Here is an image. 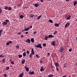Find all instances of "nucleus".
I'll return each instance as SVG.
<instances>
[{
  "label": "nucleus",
  "instance_id": "36",
  "mask_svg": "<svg viewBox=\"0 0 77 77\" xmlns=\"http://www.w3.org/2000/svg\"><path fill=\"white\" fill-rule=\"evenodd\" d=\"M46 45L45 43H44L43 44V46L44 47H46Z\"/></svg>",
  "mask_w": 77,
  "mask_h": 77
},
{
  "label": "nucleus",
  "instance_id": "34",
  "mask_svg": "<svg viewBox=\"0 0 77 77\" xmlns=\"http://www.w3.org/2000/svg\"><path fill=\"white\" fill-rule=\"evenodd\" d=\"M16 48L17 49L19 48V46L17 45L16 46Z\"/></svg>",
  "mask_w": 77,
  "mask_h": 77
},
{
  "label": "nucleus",
  "instance_id": "27",
  "mask_svg": "<svg viewBox=\"0 0 77 77\" xmlns=\"http://www.w3.org/2000/svg\"><path fill=\"white\" fill-rule=\"evenodd\" d=\"M48 38H49V37H48L47 36H45V38L44 39H45V40H47V39H48Z\"/></svg>",
  "mask_w": 77,
  "mask_h": 77
},
{
  "label": "nucleus",
  "instance_id": "40",
  "mask_svg": "<svg viewBox=\"0 0 77 77\" xmlns=\"http://www.w3.org/2000/svg\"><path fill=\"white\" fill-rule=\"evenodd\" d=\"M35 57H37V58L39 57V56H38V54H36Z\"/></svg>",
  "mask_w": 77,
  "mask_h": 77
},
{
  "label": "nucleus",
  "instance_id": "31",
  "mask_svg": "<svg viewBox=\"0 0 77 77\" xmlns=\"http://www.w3.org/2000/svg\"><path fill=\"white\" fill-rule=\"evenodd\" d=\"M20 18H21V19L23 18V16L21 15L20 16Z\"/></svg>",
  "mask_w": 77,
  "mask_h": 77
},
{
  "label": "nucleus",
  "instance_id": "13",
  "mask_svg": "<svg viewBox=\"0 0 77 77\" xmlns=\"http://www.w3.org/2000/svg\"><path fill=\"white\" fill-rule=\"evenodd\" d=\"M77 4V1H75L73 2V5H74V6H75V5H76Z\"/></svg>",
  "mask_w": 77,
  "mask_h": 77
},
{
  "label": "nucleus",
  "instance_id": "6",
  "mask_svg": "<svg viewBox=\"0 0 77 77\" xmlns=\"http://www.w3.org/2000/svg\"><path fill=\"white\" fill-rule=\"evenodd\" d=\"M45 70V69L44 68V66L41 67V69H40V71L41 72L44 71Z\"/></svg>",
  "mask_w": 77,
  "mask_h": 77
},
{
  "label": "nucleus",
  "instance_id": "3",
  "mask_svg": "<svg viewBox=\"0 0 77 77\" xmlns=\"http://www.w3.org/2000/svg\"><path fill=\"white\" fill-rule=\"evenodd\" d=\"M65 18H66V20H68L70 19V18H71V16L70 15H66Z\"/></svg>",
  "mask_w": 77,
  "mask_h": 77
},
{
  "label": "nucleus",
  "instance_id": "26",
  "mask_svg": "<svg viewBox=\"0 0 77 77\" xmlns=\"http://www.w3.org/2000/svg\"><path fill=\"white\" fill-rule=\"evenodd\" d=\"M8 10H9V11H11V10H12L11 7H8Z\"/></svg>",
  "mask_w": 77,
  "mask_h": 77
},
{
  "label": "nucleus",
  "instance_id": "46",
  "mask_svg": "<svg viewBox=\"0 0 77 77\" xmlns=\"http://www.w3.org/2000/svg\"><path fill=\"white\" fill-rule=\"evenodd\" d=\"M5 22L7 23H8L9 22V20H5Z\"/></svg>",
  "mask_w": 77,
  "mask_h": 77
},
{
  "label": "nucleus",
  "instance_id": "15",
  "mask_svg": "<svg viewBox=\"0 0 77 77\" xmlns=\"http://www.w3.org/2000/svg\"><path fill=\"white\" fill-rule=\"evenodd\" d=\"M23 72H22L20 74L19 77H23Z\"/></svg>",
  "mask_w": 77,
  "mask_h": 77
},
{
  "label": "nucleus",
  "instance_id": "42",
  "mask_svg": "<svg viewBox=\"0 0 77 77\" xmlns=\"http://www.w3.org/2000/svg\"><path fill=\"white\" fill-rule=\"evenodd\" d=\"M21 32H18V33H17V35H20V34H21Z\"/></svg>",
  "mask_w": 77,
  "mask_h": 77
},
{
  "label": "nucleus",
  "instance_id": "20",
  "mask_svg": "<svg viewBox=\"0 0 77 77\" xmlns=\"http://www.w3.org/2000/svg\"><path fill=\"white\" fill-rule=\"evenodd\" d=\"M29 27H28L26 28H25L24 29V30H25V31H28V30H29Z\"/></svg>",
  "mask_w": 77,
  "mask_h": 77
},
{
  "label": "nucleus",
  "instance_id": "5",
  "mask_svg": "<svg viewBox=\"0 0 77 77\" xmlns=\"http://www.w3.org/2000/svg\"><path fill=\"white\" fill-rule=\"evenodd\" d=\"M63 47H60V49H59V51L60 53H61L63 52Z\"/></svg>",
  "mask_w": 77,
  "mask_h": 77
},
{
  "label": "nucleus",
  "instance_id": "10",
  "mask_svg": "<svg viewBox=\"0 0 77 77\" xmlns=\"http://www.w3.org/2000/svg\"><path fill=\"white\" fill-rule=\"evenodd\" d=\"M55 65L56 67H58L59 66V64L57 63H55Z\"/></svg>",
  "mask_w": 77,
  "mask_h": 77
},
{
  "label": "nucleus",
  "instance_id": "41",
  "mask_svg": "<svg viewBox=\"0 0 77 77\" xmlns=\"http://www.w3.org/2000/svg\"><path fill=\"white\" fill-rule=\"evenodd\" d=\"M69 52H71L72 51V49H69Z\"/></svg>",
  "mask_w": 77,
  "mask_h": 77
},
{
  "label": "nucleus",
  "instance_id": "35",
  "mask_svg": "<svg viewBox=\"0 0 77 77\" xmlns=\"http://www.w3.org/2000/svg\"><path fill=\"white\" fill-rule=\"evenodd\" d=\"M2 32H3V30H0V37H1V33H2Z\"/></svg>",
  "mask_w": 77,
  "mask_h": 77
},
{
  "label": "nucleus",
  "instance_id": "56",
  "mask_svg": "<svg viewBox=\"0 0 77 77\" xmlns=\"http://www.w3.org/2000/svg\"><path fill=\"white\" fill-rule=\"evenodd\" d=\"M63 67L64 68H66V65L63 66Z\"/></svg>",
  "mask_w": 77,
  "mask_h": 77
},
{
  "label": "nucleus",
  "instance_id": "62",
  "mask_svg": "<svg viewBox=\"0 0 77 77\" xmlns=\"http://www.w3.org/2000/svg\"><path fill=\"white\" fill-rule=\"evenodd\" d=\"M75 21H77V19H76V20H75Z\"/></svg>",
  "mask_w": 77,
  "mask_h": 77
},
{
  "label": "nucleus",
  "instance_id": "60",
  "mask_svg": "<svg viewBox=\"0 0 77 77\" xmlns=\"http://www.w3.org/2000/svg\"><path fill=\"white\" fill-rule=\"evenodd\" d=\"M76 40L77 41V37H76Z\"/></svg>",
  "mask_w": 77,
  "mask_h": 77
},
{
  "label": "nucleus",
  "instance_id": "54",
  "mask_svg": "<svg viewBox=\"0 0 77 77\" xmlns=\"http://www.w3.org/2000/svg\"><path fill=\"white\" fill-rule=\"evenodd\" d=\"M32 26H30V27H29V28H30V29L32 28Z\"/></svg>",
  "mask_w": 77,
  "mask_h": 77
},
{
  "label": "nucleus",
  "instance_id": "19",
  "mask_svg": "<svg viewBox=\"0 0 77 77\" xmlns=\"http://www.w3.org/2000/svg\"><path fill=\"white\" fill-rule=\"evenodd\" d=\"M30 40V41H31V42H32V43H34V38H31V39Z\"/></svg>",
  "mask_w": 77,
  "mask_h": 77
},
{
  "label": "nucleus",
  "instance_id": "18",
  "mask_svg": "<svg viewBox=\"0 0 77 77\" xmlns=\"http://www.w3.org/2000/svg\"><path fill=\"white\" fill-rule=\"evenodd\" d=\"M34 6L35 7L37 8L39 6V5L37 4H34Z\"/></svg>",
  "mask_w": 77,
  "mask_h": 77
},
{
  "label": "nucleus",
  "instance_id": "2",
  "mask_svg": "<svg viewBox=\"0 0 77 77\" xmlns=\"http://www.w3.org/2000/svg\"><path fill=\"white\" fill-rule=\"evenodd\" d=\"M35 47L41 49L42 48V47H41V44H38V45L35 46Z\"/></svg>",
  "mask_w": 77,
  "mask_h": 77
},
{
  "label": "nucleus",
  "instance_id": "25",
  "mask_svg": "<svg viewBox=\"0 0 77 77\" xmlns=\"http://www.w3.org/2000/svg\"><path fill=\"white\" fill-rule=\"evenodd\" d=\"M25 56H26V53L24 52L23 53V57H25Z\"/></svg>",
  "mask_w": 77,
  "mask_h": 77
},
{
  "label": "nucleus",
  "instance_id": "33",
  "mask_svg": "<svg viewBox=\"0 0 77 77\" xmlns=\"http://www.w3.org/2000/svg\"><path fill=\"white\" fill-rule=\"evenodd\" d=\"M2 8H1V7H0V14H2Z\"/></svg>",
  "mask_w": 77,
  "mask_h": 77
},
{
  "label": "nucleus",
  "instance_id": "22",
  "mask_svg": "<svg viewBox=\"0 0 77 77\" xmlns=\"http://www.w3.org/2000/svg\"><path fill=\"white\" fill-rule=\"evenodd\" d=\"M5 58L3 59H2V62H3V63H5Z\"/></svg>",
  "mask_w": 77,
  "mask_h": 77
},
{
  "label": "nucleus",
  "instance_id": "59",
  "mask_svg": "<svg viewBox=\"0 0 77 77\" xmlns=\"http://www.w3.org/2000/svg\"><path fill=\"white\" fill-rule=\"evenodd\" d=\"M25 31V30H24L23 29H22V31L24 32Z\"/></svg>",
  "mask_w": 77,
  "mask_h": 77
},
{
  "label": "nucleus",
  "instance_id": "51",
  "mask_svg": "<svg viewBox=\"0 0 77 77\" xmlns=\"http://www.w3.org/2000/svg\"><path fill=\"white\" fill-rule=\"evenodd\" d=\"M21 38H23V35H21Z\"/></svg>",
  "mask_w": 77,
  "mask_h": 77
},
{
  "label": "nucleus",
  "instance_id": "45",
  "mask_svg": "<svg viewBox=\"0 0 77 77\" xmlns=\"http://www.w3.org/2000/svg\"><path fill=\"white\" fill-rule=\"evenodd\" d=\"M36 33H37V32L36 31L35 32H33V34H35Z\"/></svg>",
  "mask_w": 77,
  "mask_h": 77
},
{
  "label": "nucleus",
  "instance_id": "39",
  "mask_svg": "<svg viewBox=\"0 0 77 77\" xmlns=\"http://www.w3.org/2000/svg\"><path fill=\"white\" fill-rule=\"evenodd\" d=\"M4 56H2V54H1L0 55V57H4Z\"/></svg>",
  "mask_w": 77,
  "mask_h": 77
},
{
  "label": "nucleus",
  "instance_id": "8",
  "mask_svg": "<svg viewBox=\"0 0 77 77\" xmlns=\"http://www.w3.org/2000/svg\"><path fill=\"white\" fill-rule=\"evenodd\" d=\"M51 44L53 46H55V42L52 41V42H51Z\"/></svg>",
  "mask_w": 77,
  "mask_h": 77
},
{
  "label": "nucleus",
  "instance_id": "52",
  "mask_svg": "<svg viewBox=\"0 0 77 77\" xmlns=\"http://www.w3.org/2000/svg\"><path fill=\"white\" fill-rule=\"evenodd\" d=\"M28 33H29L28 32H25V34L27 35L28 34Z\"/></svg>",
  "mask_w": 77,
  "mask_h": 77
},
{
  "label": "nucleus",
  "instance_id": "61",
  "mask_svg": "<svg viewBox=\"0 0 77 77\" xmlns=\"http://www.w3.org/2000/svg\"><path fill=\"white\" fill-rule=\"evenodd\" d=\"M12 61V60H10V62Z\"/></svg>",
  "mask_w": 77,
  "mask_h": 77
},
{
  "label": "nucleus",
  "instance_id": "12",
  "mask_svg": "<svg viewBox=\"0 0 77 77\" xmlns=\"http://www.w3.org/2000/svg\"><path fill=\"white\" fill-rule=\"evenodd\" d=\"M45 63L44 62V60H41L40 61V63Z\"/></svg>",
  "mask_w": 77,
  "mask_h": 77
},
{
  "label": "nucleus",
  "instance_id": "30",
  "mask_svg": "<svg viewBox=\"0 0 77 77\" xmlns=\"http://www.w3.org/2000/svg\"><path fill=\"white\" fill-rule=\"evenodd\" d=\"M53 76H54V75H52V74H51L50 75H49L48 76V77H52Z\"/></svg>",
  "mask_w": 77,
  "mask_h": 77
},
{
  "label": "nucleus",
  "instance_id": "49",
  "mask_svg": "<svg viewBox=\"0 0 77 77\" xmlns=\"http://www.w3.org/2000/svg\"><path fill=\"white\" fill-rule=\"evenodd\" d=\"M41 3L44 2V0H40Z\"/></svg>",
  "mask_w": 77,
  "mask_h": 77
},
{
  "label": "nucleus",
  "instance_id": "50",
  "mask_svg": "<svg viewBox=\"0 0 77 77\" xmlns=\"http://www.w3.org/2000/svg\"><path fill=\"white\" fill-rule=\"evenodd\" d=\"M11 64H14V61H12L11 62Z\"/></svg>",
  "mask_w": 77,
  "mask_h": 77
},
{
  "label": "nucleus",
  "instance_id": "9",
  "mask_svg": "<svg viewBox=\"0 0 77 77\" xmlns=\"http://www.w3.org/2000/svg\"><path fill=\"white\" fill-rule=\"evenodd\" d=\"M47 37L49 38H54V36H53L52 35H49L48 36H47Z\"/></svg>",
  "mask_w": 77,
  "mask_h": 77
},
{
  "label": "nucleus",
  "instance_id": "29",
  "mask_svg": "<svg viewBox=\"0 0 77 77\" xmlns=\"http://www.w3.org/2000/svg\"><path fill=\"white\" fill-rule=\"evenodd\" d=\"M18 58H21L22 57V55H18Z\"/></svg>",
  "mask_w": 77,
  "mask_h": 77
},
{
  "label": "nucleus",
  "instance_id": "58",
  "mask_svg": "<svg viewBox=\"0 0 77 77\" xmlns=\"http://www.w3.org/2000/svg\"><path fill=\"white\" fill-rule=\"evenodd\" d=\"M47 54L48 55H50L49 53H47Z\"/></svg>",
  "mask_w": 77,
  "mask_h": 77
},
{
  "label": "nucleus",
  "instance_id": "63",
  "mask_svg": "<svg viewBox=\"0 0 77 77\" xmlns=\"http://www.w3.org/2000/svg\"><path fill=\"white\" fill-rule=\"evenodd\" d=\"M42 77V76H39V77Z\"/></svg>",
  "mask_w": 77,
  "mask_h": 77
},
{
  "label": "nucleus",
  "instance_id": "7",
  "mask_svg": "<svg viewBox=\"0 0 77 77\" xmlns=\"http://www.w3.org/2000/svg\"><path fill=\"white\" fill-rule=\"evenodd\" d=\"M34 72L33 71L31 72L30 71H29V75H34Z\"/></svg>",
  "mask_w": 77,
  "mask_h": 77
},
{
  "label": "nucleus",
  "instance_id": "57",
  "mask_svg": "<svg viewBox=\"0 0 77 77\" xmlns=\"http://www.w3.org/2000/svg\"><path fill=\"white\" fill-rule=\"evenodd\" d=\"M66 75H64L62 77H66Z\"/></svg>",
  "mask_w": 77,
  "mask_h": 77
},
{
  "label": "nucleus",
  "instance_id": "21",
  "mask_svg": "<svg viewBox=\"0 0 77 77\" xmlns=\"http://www.w3.org/2000/svg\"><path fill=\"white\" fill-rule=\"evenodd\" d=\"M7 23L6 22H4L3 23V26H6V25H7Z\"/></svg>",
  "mask_w": 77,
  "mask_h": 77
},
{
  "label": "nucleus",
  "instance_id": "37",
  "mask_svg": "<svg viewBox=\"0 0 77 77\" xmlns=\"http://www.w3.org/2000/svg\"><path fill=\"white\" fill-rule=\"evenodd\" d=\"M4 77H7V74H4Z\"/></svg>",
  "mask_w": 77,
  "mask_h": 77
},
{
  "label": "nucleus",
  "instance_id": "28",
  "mask_svg": "<svg viewBox=\"0 0 77 77\" xmlns=\"http://www.w3.org/2000/svg\"><path fill=\"white\" fill-rule=\"evenodd\" d=\"M8 6H5V10H7V9H8Z\"/></svg>",
  "mask_w": 77,
  "mask_h": 77
},
{
  "label": "nucleus",
  "instance_id": "43",
  "mask_svg": "<svg viewBox=\"0 0 77 77\" xmlns=\"http://www.w3.org/2000/svg\"><path fill=\"white\" fill-rule=\"evenodd\" d=\"M10 44H11V43H7L6 44V45H9Z\"/></svg>",
  "mask_w": 77,
  "mask_h": 77
},
{
  "label": "nucleus",
  "instance_id": "48",
  "mask_svg": "<svg viewBox=\"0 0 77 77\" xmlns=\"http://www.w3.org/2000/svg\"><path fill=\"white\" fill-rule=\"evenodd\" d=\"M26 54H29V51H26Z\"/></svg>",
  "mask_w": 77,
  "mask_h": 77
},
{
  "label": "nucleus",
  "instance_id": "23",
  "mask_svg": "<svg viewBox=\"0 0 77 77\" xmlns=\"http://www.w3.org/2000/svg\"><path fill=\"white\" fill-rule=\"evenodd\" d=\"M55 26L56 27H58L59 26V24H57V23L55 24Z\"/></svg>",
  "mask_w": 77,
  "mask_h": 77
},
{
  "label": "nucleus",
  "instance_id": "38",
  "mask_svg": "<svg viewBox=\"0 0 77 77\" xmlns=\"http://www.w3.org/2000/svg\"><path fill=\"white\" fill-rule=\"evenodd\" d=\"M12 43V41H8V42H7V43Z\"/></svg>",
  "mask_w": 77,
  "mask_h": 77
},
{
  "label": "nucleus",
  "instance_id": "16",
  "mask_svg": "<svg viewBox=\"0 0 77 77\" xmlns=\"http://www.w3.org/2000/svg\"><path fill=\"white\" fill-rule=\"evenodd\" d=\"M25 62H26V61H25V59H23L22 60V61H21V64H24L25 63Z\"/></svg>",
  "mask_w": 77,
  "mask_h": 77
},
{
  "label": "nucleus",
  "instance_id": "4",
  "mask_svg": "<svg viewBox=\"0 0 77 77\" xmlns=\"http://www.w3.org/2000/svg\"><path fill=\"white\" fill-rule=\"evenodd\" d=\"M25 42L28 44H29L30 43V42H31L30 41L29 39L28 38L26 40V41H25Z\"/></svg>",
  "mask_w": 77,
  "mask_h": 77
},
{
  "label": "nucleus",
  "instance_id": "17",
  "mask_svg": "<svg viewBox=\"0 0 77 77\" xmlns=\"http://www.w3.org/2000/svg\"><path fill=\"white\" fill-rule=\"evenodd\" d=\"M41 15L39 16L38 17H37V20H39L41 19Z\"/></svg>",
  "mask_w": 77,
  "mask_h": 77
},
{
  "label": "nucleus",
  "instance_id": "47",
  "mask_svg": "<svg viewBox=\"0 0 77 77\" xmlns=\"http://www.w3.org/2000/svg\"><path fill=\"white\" fill-rule=\"evenodd\" d=\"M56 33H57V31H55V32H54V35H55Z\"/></svg>",
  "mask_w": 77,
  "mask_h": 77
},
{
  "label": "nucleus",
  "instance_id": "14",
  "mask_svg": "<svg viewBox=\"0 0 77 77\" xmlns=\"http://www.w3.org/2000/svg\"><path fill=\"white\" fill-rule=\"evenodd\" d=\"M24 68H25L26 69V71L27 72L29 71V68L26 67V66H24Z\"/></svg>",
  "mask_w": 77,
  "mask_h": 77
},
{
  "label": "nucleus",
  "instance_id": "53",
  "mask_svg": "<svg viewBox=\"0 0 77 77\" xmlns=\"http://www.w3.org/2000/svg\"><path fill=\"white\" fill-rule=\"evenodd\" d=\"M33 17H34V15H31V17L32 18Z\"/></svg>",
  "mask_w": 77,
  "mask_h": 77
},
{
  "label": "nucleus",
  "instance_id": "1",
  "mask_svg": "<svg viewBox=\"0 0 77 77\" xmlns=\"http://www.w3.org/2000/svg\"><path fill=\"white\" fill-rule=\"evenodd\" d=\"M35 54V52H34V50L32 48V50H31V54H29V58H32V55H34Z\"/></svg>",
  "mask_w": 77,
  "mask_h": 77
},
{
  "label": "nucleus",
  "instance_id": "64",
  "mask_svg": "<svg viewBox=\"0 0 77 77\" xmlns=\"http://www.w3.org/2000/svg\"><path fill=\"white\" fill-rule=\"evenodd\" d=\"M52 71H54V70H53V69H52Z\"/></svg>",
  "mask_w": 77,
  "mask_h": 77
},
{
  "label": "nucleus",
  "instance_id": "55",
  "mask_svg": "<svg viewBox=\"0 0 77 77\" xmlns=\"http://www.w3.org/2000/svg\"><path fill=\"white\" fill-rule=\"evenodd\" d=\"M69 0H66V2H69Z\"/></svg>",
  "mask_w": 77,
  "mask_h": 77
},
{
  "label": "nucleus",
  "instance_id": "24",
  "mask_svg": "<svg viewBox=\"0 0 77 77\" xmlns=\"http://www.w3.org/2000/svg\"><path fill=\"white\" fill-rule=\"evenodd\" d=\"M48 21H49V22H50L51 23H53V21H52L51 20H49Z\"/></svg>",
  "mask_w": 77,
  "mask_h": 77
},
{
  "label": "nucleus",
  "instance_id": "32",
  "mask_svg": "<svg viewBox=\"0 0 77 77\" xmlns=\"http://www.w3.org/2000/svg\"><path fill=\"white\" fill-rule=\"evenodd\" d=\"M10 69V67H7L6 68V70H9V69Z\"/></svg>",
  "mask_w": 77,
  "mask_h": 77
},
{
  "label": "nucleus",
  "instance_id": "44",
  "mask_svg": "<svg viewBox=\"0 0 77 77\" xmlns=\"http://www.w3.org/2000/svg\"><path fill=\"white\" fill-rule=\"evenodd\" d=\"M56 70H57V71H59V69H57V67H56Z\"/></svg>",
  "mask_w": 77,
  "mask_h": 77
},
{
  "label": "nucleus",
  "instance_id": "11",
  "mask_svg": "<svg viewBox=\"0 0 77 77\" xmlns=\"http://www.w3.org/2000/svg\"><path fill=\"white\" fill-rule=\"evenodd\" d=\"M70 24L69 23H66V25H65V28H66L67 27H69V25H70Z\"/></svg>",
  "mask_w": 77,
  "mask_h": 77
}]
</instances>
